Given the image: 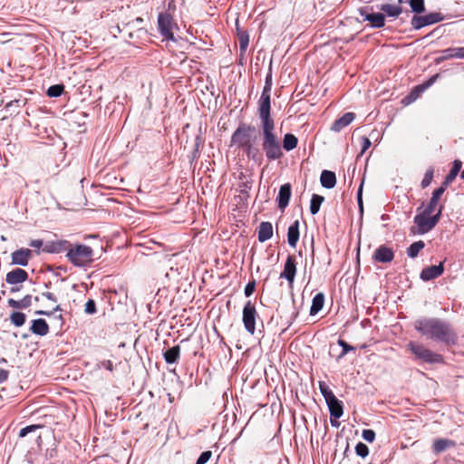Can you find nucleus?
I'll use <instances>...</instances> for the list:
<instances>
[{
  "label": "nucleus",
  "mask_w": 464,
  "mask_h": 464,
  "mask_svg": "<svg viewBox=\"0 0 464 464\" xmlns=\"http://www.w3.org/2000/svg\"><path fill=\"white\" fill-rule=\"evenodd\" d=\"M252 184L251 182L246 180L240 183L239 185V192L245 197H248V191L251 189Z\"/></svg>",
  "instance_id": "47"
},
{
  "label": "nucleus",
  "mask_w": 464,
  "mask_h": 464,
  "mask_svg": "<svg viewBox=\"0 0 464 464\" xmlns=\"http://www.w3.org/2000/svg\"><path fill=\"white\" fill-rule=\"evenodd\" d=\"M298 139L292 133L285 134L282 142V150L291 151L297 147Z\"/></svg>",
  "instance_id": "31"
},
{
  "label": "nucleus",
  "mask_w": 464,
  "mask_h": 464,
  "mask_svg": "<svg viewBox=\"0 0 464 464\" xmlns=\"http://www.w3.org/2000/svg\"><path fill=\"white\" fill-rule=\"evenodd\" d=\"M299 221L295 220L289 226L287 231V242L289 246L292 247H295L299 240Z\"/></svg>",
  "instance_id": "22"
},
{
  "label": "nucleus",
  "mask_w": 464,
  "mask_h": 464,
  "mask_svg": "<svg viewBox=\"0 0 464 464\" xmlns=\"http://www.w3.org/2000/svg\"><path fill=\"white\" fill-rule=\"evenodd\" d=\"M66 257L73 266L83 267L93 261V249L84 244H72Z\"/></svg>",
  "instance_id": "3"
},
{
  "label": "nucleus",
  "mask_w": 464,
  "mask_h": 464,
  "mask_svg": "<svg viewBox=\"0 0 464 464\" xmlns=\"http://www.w3.org/2000/svg\"><path fill=\"white\" fill-rule=\"evenodd\" d=\"M425 247V243L422 240L416 241L410 245L407 248L406 253L409 257L415 258L418 256L420 250Z\"/></svg>",
  "instance_id": "34"
},
{
  "label": "nucleus",
  "mask_w": 464,
  "mask_h": 464,
  "mask_svg": "<svg viewBox=\"0 0 464 464\" xmlns=\"http://www.w3.org/2000/svg\"><path fill=\"white\" fill-rule=\"evenodd\" d=\"M393 258L394 251L386 245L378 246L372 255V260L375 263H391Z\"/></svg>",
  "instance_id": "13"
},
{
  "label": "nucleus",
  "mask_w": 464,
  "mask_h": 464,
  "mask_svg": "<svg viewBox=\"0 0 464 464\" xmlns=\"http://www.w3.org/2000/svg\"><path fill=\"white\" fill-rule=\"evenodd\" d=\"M443 19L444 16L441 13H430L425 15L415 14L411 20V24L414 30H420L425 26L441 22Z\"/></svg>",
  "instance_id": "9"
},
{
  "label": "nucleus",
  "mask_w": 464,
  "mask_h": 464,
  "mask_svg": "<svg viewBox=\"0 0 464 464\" xmlns=\"http://www.w3.org/2000/svg\"><path fill=\"white\" fill-rule=\"evenodd\" d=\"M330 415L334 419H339L343 414V402L336 396L326 401Z\"/></svg>",
  "instance_id": "21"
},
{
  "label": "nucleus",
  "mask_w": 464,
  "mask_h": 464,
  "mask_svg": "<svg viewBox=\"0 0 464 464\" xmlns=\"http://www.w3.org/2000/svg\"><path fill=\"white\" fill-rule=\"evenodd\" d=\"M41 427H42L41 425H29V426H26V427H24V428L20 430L19 436L21 438H24L27 434H29L30 432H33V431L40 429Z\"/></svg>",
  "instance_id": "44"
},
{
  "label": "nucleus",
  "mask_w": 464,
  "mask_h": 464,
  "mask_svg": "<svg viewBox=\"0 0 464 464\" xmlns=\"http://www.w3.org/2000/svg\"><path fill=\"white\" fill-rule=\"evenodd\" d=\"M55 455H56L55 449L47 450L46 456H49L50 458H53V457H55Z\"/></svg>",
  "instance_id": "63"
},
{
  "label": "nucleus",
  "mask_w": 464,
  "mask_h": 464,
  "mask_svg": "<svg viewBox=\"0 0 464 464\" xmlns=\"http://www.w3.org/2000/svg\"><path fill=\"white\" fill-rule=\"evenodd\" d=\"M10 322L16 327L23 326L26 322L25 314L18 311H14L9 316Z\"/></svg>",
  "instance_id": "35"
},
{
  "label": "nucleus",
  "mask_w": 464,
  "mask_h": 464,
  "mask_svg": "<svg viewBox=\"0 0 464 464\" xmlns=\"http://www.w3.org/2000/svg\"><path fill=\"white\" fill-rule=\"evenodd\" d=\"M355 452L358 456L365 458L369 454V448L362 442H358L355 446Z\"/></svg>",
  "instance_id": "43"
},
{
  "label": "nucleus",
  "mask_w": 464,
  "mask_h": 464,
  "mask_svg": "<svg viewBox=\"0 0 464 464\" xmlns=\"http://www.w3.org/2000/svg\"><path fill=\"white\" fill-rule=\"evenodd\" d=\"M237 35H238L240 54L243 55V54H245L246 48L248 46L249 37L246 32H239L237 34Z\"/></svg>",
  "instance_id": "37"
},
{
  "label": "nucleus",
  "mask_w": 464,
  "mask_h": 464,
  "mask_svg": "<svg viewBox=\"0 0 464 464\" xmlns=\"http://www.w3.org/2000/svg\"><path fill=\"white\" fill-rule=\"evenodd\" d=\"M320 182L322 187L325 188H333L336 184V176L334 171L323 170L320 176Z\"/></svg>",
  "instance_id": "26"
},
{
  "label": "nucleus",
  "mask_w": 464,
  "mask_h": 464,
  "mask_svg": "<svg viewBox=\"0 0 464 464\" xmlns=\"http://www.w3.org/2000/svg\"><path fill=\"white\" fill-rule=\"evenodd\" d=\"M371 144V140L367 137L362 136L361 138L362 150L360 155H362L370 148Z\"/></svg>",
  "instance_id": "51"
},
{
  "label": "nucleus",
  "mask_w": 464,
  "mask_h": 464,
  "mask_svg": "<svg viewBox=\"0 0 464 464\" xmlns=\"http://www.w3.org/2000/svg\"><path fill=\"white\" fill-rule=\"evenodd\" d=\"M212 452L210 450L203 451L198 458L196 464H206L211 458Z\"/></svg>",
  "instance_id": "46"
},
{
  "label": "nucleus",
  "mask_w": 464,
  "mask_h": 464,
  "mask_svg": "<svg viewBox=\"0 0 464 464\" xmlns=\"http://www.w3.org/2000/svg\"><path fill=\"white\" fill-rule=\"evenodd\" d=\"M337 343L339 346H341L343 348L342 353L337 357V361H339L341 358H343L344 355H346L349 352L354 350L353 346L350 345L343 339H339L337 341Z\"/></svg>",
  "instance_id": "40"
},
{
  "label": "nucleus",
  "mask_w": 464,
  "mask_h": 464,
  "mask_svg": "<svg viewBox=\"0 0 464 464\" xmlns=\"http://www.w3.org/2000/svg\"><path fill=\"white\" fill-rule=\"evenodd\" d=\"M462 167V162L459 160H455L453 161V166L451 169L450 170L449 174L445 177L444 181L441 183L440 187L444 188L445 189L448 188V186L453 182V180L458 176L459 172L460 171Z\"/></svg>",
  "instance_id": "23"
},
{
  "label": "nucleus",
  "mask_w": 464,
  "mask_h": 464,
  "mask_svg": "<svg viewBox=\"0 0 464 464\" xmlns=\"http://www.w3.org/2000/svg\"><path fill=\"white\" fill-rule=\"evenodd\" d=\"M425 84L417 85L411 92L410 97H412V99H416L418 95L426 89Z\"/></svg>",
  "instance_id": "52"
},
{
  "label": "nucleus",
  "mask_w": 464,
  "mask_h": 464,
  "mask_svg": "<svg viewBox=\"0 0 464 464\" xmlns=\"http://www.w3.org/2000/svg\"><path fill=\"white\" fill-rule=\"evenodd\" d=\"M28 279V273L22 268H14L5 276V282L11 285L22 284Z\"/></svg>",
  "instance_id": "16"
},
{
  "label": "nucleus",
  "mask_w": 464,
  "mask_h": 464,
  "mask_svg": "<svg viewBox=\"0 0 464 464\" xmlns=\"http://www.w3.org/2000/svg\"><path fill=\"white\" fill-rule=\"evenodd\" d=\"M433 173H434V170L432 168H430L426 170L424 177L420 183L422 188H425L430 185L432 179H433Z\"/></svg>",
  "instance_id": "41"
},
{
  "label": "nucleus",
  "mask_w": 464,
  "mask_h": 464,
  "mask_svg": "<svg viewBox=\"0 0 464 464\" xmlns=\"http://www.w3.org/2000/svg\"><path fill=\"white\" fill-rule=\"evenodd\" d=\"M440 53L444 54V58H446V60H450V59L455 58L454 48L453 47H450V48L441 50Z\"/></svg>",
  "instance_id": "53"
},
{
  "label": "nucleus",
  "mask_w": 464,
  "mask_h": 464,
  "mask_svg": "<svg viewBox=\"0 0 464 464\" xmlns=\"http://www.w3.org/2000/svg\"><path fill=\"white\" fill-rule=\"evenodd\" d=\"M445 190L446 189L442 187H440L437 189H435L432 193L430 200L428 206L426 207L425 210H428V212L433 213L438 205V201L440 200V198H441V196L445 192Z\"/></svg>",
  "instance_id": "30"
},
{
  "label": "nucleus",
  "mask_w": 464,
  "mask_h": 464,
  "mask_svg": "<svg viewBox=\"0 0 464 464\" xmlns=\"http://www.w3.org/2000/svg\"><path fill=\"white\" fill-rule=\"evenodd\" d=\"M380 10L387 16L396 18L402 13V8L400 5H392L390 4H383L380 6Z\"/></svg>",
  "instance_id": "32"
},
{
  "label": "nucleus",
  "mask_w": 464,
  "mask_h": 464,
  "mask_svg": "<svg viewBox=\"0 0 464 464\" xmlns=\"http://www.w3.org/2000/svg\"><path fill=\"white\" fill-rule=\"evenodd\" d=\"M362 184L360 186L358 192H357V201L358 206L360 208V211L362 212Z\"/></svg>",
  "instance_id": "57"
},
{
  "label": "nucleus",
  "mask_w": 464,
  "mask_h": 464,
  "mask_svg": "<svg viewBox=\"0 0 464 464\" xmlns=\"http://www.w3.org/2000/svg\"><path fill=\"white\" fill-rule=\"evenodd\" d=\"M271 89H272V73L269 72L266 77L265 86L261 96L257 102V115L271 114Z\"/></svg>",
  "instance_id": "7"
},
{
  "label": "nucleus",
  "mask_w": 464,
  "mask_h": 464,
  "mask_svg": "<svg viewBox=\"0 0 464 464\" xmlns=\"http://www.w3.org/2000/svg\"><path fill=\"white\" fill-rule=\"evenodd\" d=\"M296 275V261L295 256L289 255L285 260L284 269L279 277L285 278L292 286Z\"/></svg>",
  "instance_id": "12"
},
{
  "label": "nucleus",
  "mask_w": 464,
  "mask_h": 464,
  "mask_svg": "<svg viewBox=\"0 0 464 464\" xmlns=\"http://www.w3.org/2000/svg\"><path fill=\"white\" fill-rule=\"evenodd\" d=\"M431 214V212L424 209L420 214L416 215L414 217V223L417 226V230L414 231L412 227L411 232L413 234L424 235L430 231L434 227L430 223V215Z\"/></svg>",
  "instance_id": "11"
},
{
  "label": "nucleus",
  "mask_w": 464,
  "mask_h": 464,
  "mask_svg": "<svg viewBox=\"0 0 464 464\" xmlns=\"http://www.w3.org/2000/svg\"><path fill=\"white\" fill-rule=\"evenodd\" d=\"M359 14L363 21H368L373 28H382L385 25V14L382 13H369V7L359 9Z\"/></svg>",
  "instance_id": "10"
},
{
  "label": "nucleus",
  "mask_w": 464,
  "mask_h": 464,
  "mask_svg": "<svg viewBox=\"0 0 464 464\" xmlns=\"http://www.w3.org/2000/svg\"><path fill=\"white\" fill-rule=\"evenodd\" d=\"M291 191L292 187L290 183H285L280 187L276 197L277 206L280 209L284 210L288 206L291 198Z\"/></svg>",
  "instance_id": "17"
},
{
  "label": "nucleus",
  "mask_w": 464,
  "mask_h": 464,
  "mask_svg": "<svg viewBox=\"0 0 464 464\" xmlns=\"http://www.w3.org/2000/svg\"><path fill=\"white\" fill-rule=\"evenodd\" d=\"M456 446V442L450 439H437L433 441L432 451L435 454H440L450 448Z\"/></svg>",
  "instance_id": "24"
},
{
  "label": "nucleus",
  "mask_w": 464,
  "mask_h": 464,
  "mask_svg": "<svg viewBox=\"0 0 464 464\" xmlns=\"http://www.w3.org/2000/svg\"><path fill=\"white\" fill-rule=\"evenodd\" d=\"M29 246L34 248H40L43 246V241L40 239H34L30 242Z\"/></svg>",
  "instance_id": "60"
},
{
  "label": "nucleus",
  "mask_w": 464,
  "mask_h": 464,
  "mask_svg": "<svg viewBox=\"0 0 464 464\" xmlns=\"http://www.w3.org/2000/svg\"><path fill=\"white\" fill-rule=\"evenodd\" d=\"M248 159L256 160L258 150L254 146V143L249 144L246 148L242 150Z\"/></svg>",
  "instance_id": "42"
},
{
  "label": "nucleus",
  "mask_w": 464,
  "mask_h": 464,
  "mask_svg": "<svg viewBox=\"0 0 464 464\" xmlns=\"http://www.w3.org/2000/svg\"><path fill=\"white\" fill-rule=\"evenodd\" d=\"M319 389H320V392H321L322 395L324 396L325 401L335 397V395L334 394L332 390L327 386V384L325 382H320Z\"/></svg>",
  "instance_id": "39"
},
{
  "label": "nucleus",
  "mask_w": 464,
  "mask_h": 464,
  "mask_svg": "<svg viewBox=\"0 0 464 464\" xmlns=\"http://www.w3.org/2000/svg\"><path fill=\"white\" fill-rule=\"evenodd\" d=\"M324 295L323 293L316 294L313 300L310 307V315L314 316L317 314L324 307Z\"/></svg>",
  "instance_id": "29"
},
{
  "label": "nucleus",
  "mask_w": 464,
  "mask_h": 464,
  "mask_svg": "<svg viewBox=\"0 0 464 464\" xmlns=\"http://www.w3.org/2000/svg\"><path fill=\"white\" fill-rule=\"evenodd\" d=\"M30 331L39 336H45L49 334L50 327L44 319L39 318L32 321Z\"/></svg>",
  "instance_id": "19"
},
{
  "label": "nucleus",
  "mask_w": 464,
  "mask_h": 464,
  "mask_svg": "<svg viewBox=\"0 0 464 464\" xmlns=\"http://www.w3.org/2000/svg\"><path fill=\"white\" fill-rule=\"evenodd\" d=\"M362 437L368 442H372L375 440V432L372 430H363Z\"/></svg>",
  "instance_id": "48"
},
{
  "label": "nucleus",
  "mask_w": 464,
  "mask_h": 464,
  "mask_svg": "<svg viewBox=\"0 0 464 464\" xmlns=\"http://www.w3.org/2000/svg\"><path fill=\"white\" fill-rule=\"evenodd\" d=\"M42 296L45 297L46 299H48L53 303L57 302V297L55 296L54 294H53L51 292H43Z\"/></svg>",
  "instance_id": "58"
},
{
  "label": "nucleus",
  "mask_w": 464,
  "mask_h": 464,
  "mask_svg": "<svg viewBox=\"0 0 464 464\" xmlns=\"http://www.w3.org/2000/svg\"><path fill=\"white\" fill-rule=\"evenodd\" d=\"M7 304L14 309H26L32 304V295H26L21 300L8 299Z\"/></svg>",
  "instance_id": "28"
},
{
  "label": "nucleus",
  "mask_w": 464,
  "mask_h": 464,
  "mask_svg": "<svg viewBox=\"0 0 464 464\" xmlns=\"http://www.w3.org/2000/svg\"><path fill=\"white\" fill-rule=\"evenodd\" d=\"M437 77H438V74H436V75H434V76L430 77V78L428 80V82L425 83L426 87L428 88V87H430L431 84H433V83H434V82L436 81Z\"/></svg>",
  "instance_id": "61"
},
{
  "label": "nucleus",
  "mask_w": 464,
  "mask_h": 464,
  "mask_svg": "<svg viewBox=\"0 0 464 464\" xmlns=\"http://www.w3.org/2000/svg\"><path fill=\"white\" fill-rule=\"evenodd\" d=\"M442 210H443V206H440L438 211L436 214H434L433 216H430V223L431 225L435 227V226L439 223L440 221V216H441V213H442Z\"/></svg>",
  "instance_id": "50"
},
{
  "label": "nucleus",
  "mask_w": 464,
  "mask_h": 464,
  "mask_svg": "<svg viewBox=\"0 0 464 464\" xmlns=\"http://www.w3.org/2000/svg\"><path fill=\"white\" fill-rule=\"evenodd\" d=\"M414 328L427 339L454 346L458 343V335L451 324L439 318H421L415 322Z\"/></svg>",
  "instance_id": "1"
},
{
  "label": "nucleus",
  "mask_w": 464,
  "mask_h": 464,
  "mask_svg": "<svg viewBox=\"0 0 464 464\" xmlns=\"http://www.w3.org/2000/svg\"><path fill=\"white\" fill-rule=\"evenodd\" d=\"M455 58L464 59V47H453Z\"/></svg>",
  "instance_id": "55"
},
{
  "label": "nucleus",
  "mask_w": 464,
  "mask_h": 464,
  "mask_svg": "<svg viewBox=\"0 0 464 464\" xmlns=\"http://www.w3.org/2000/svg\"><path fill=\"white\" fill-rule=\"evenodd\" d=\"M163 357L168 364L178 363L180 357V346L175 345L163 353Z\"/></svg>",
  "instance_id": "27"
},
{
  "label": "nucleus",
  "mask_w": 464,
  "mask_h": 464,
  "mask_svg": "<svg viewBox=\"0 0 464 464\" xmlns=\"http://www.w3.org/2000/svg\"><path fill=\"white\" fill-rule=\"evenodd\" d=\"M298 314H299L298 311L295 310V308L294 307V311H293L290 318L285 323L286 324V328L285 330H286L287 328H289L293 324L294 321L298 316Z\"/></svg>",
  "instance_id": "54"
},
{
  "label": "nucleus",
  "mask_w": 464,
  "mask_h": 464,
  "mask_svg": "<svg viewBox=\"0 0 464 464\" xmlns=\"http://www.w3.org/2000/svg\"><path fill=\"white\" fill-rule=\"evenodd\" d=\"M355 119V113L346 112L342 117L336 119L331 126V130L340 132L347 127Z\"/></svg>",
  "instance_id": "18"
},
{
  "label": "nucleus",
  "mask_w": 464,
  "mask_h": 464,
  "mask_svg": "<svg viewBox=\"0 0 464 464\" xmlns=\"http://www.w3.org/2000/svg\"><path fill=\"white\" fill-rule=\"evenodd\" d=\"M8 376H9V372L7 370L0 368V384L6 382L8 379Z\"/></svg>",
  "instance_id": "56"
},
{
  "label": "nucleus",
  "mask_w": 464,
  "mask_h": 464,
  "mask_svg": "<svg viewBox=\"0 0 464 464\" xmlns=\"http://www.w3.org/2000/svg\"><path fill=\"white\" fill-rule=\"evenodd\" d=\"M324 198L323 196L313 194L310 200V212L312 215H315L319 212L320 207L324 202Z\"/></svg>",
  "instance_id": "36"
},
{
  "label": "nucleus",
  "mask_w": 464,
  "mask_h": 464,
  "mask_svg": "<svg viewBox=\"0 0 464 464\" xmlns=\"http://www.w3.org/2000/svg\"><path fill=\"white\" fill-rule=\"evenodd\" d=\"M255 131L254 126L247 123H240L231 135L230 147L235 146L243 150L249 144L255 142L256 137H253Z\"/></svg>",
  "instance_id": "4"
},
{
  "label": "nucleus",
  "mask_w": 464,
  "mask_h": 464,
  "mask_svg": "<svg viewBox=\"0 0 464 464\" xmlns=\"http://www.w3.org/2000/svg\"><path fill=\"white\" fill-rule=\"evenodd\" d=\"M255 290H256V281L255 280L249 281L246 284V285L245 286V290H244L245 295L246 297H249L250 295H253Z\"/></svg>",
  "instance_id": "49"
},
{
  "label": "nucleus",
  "mask_w": 464,
  "mask_h": 464,
  "mask_svg": "<svg viewBox=\"0 0 464 464\" xmlns=\"http://www.w3.org/2000/svg\"><path fill=\"white\" fill-rule=\"evenodd\" d=\"M401 4H409L415 14H421L425 11L424 0H399Z\"/></svg>",
  "instance_id": "33"
},
{
  "label": "nucleus",
  "mask_w": 464,
  "mask_h": 464,
  "mask_svg": "<svg viewBox=\"0 0 464 464\" xmlns=\"http://www.w3.org/2000/svg\"><path fill=\"white\" fill-rule=\"evenodd\" d=\"M97 311L96 303L93 299H89L85 304L84 312L88 314H93Z\"/></svg>",
  "instance_id": "45"
},
{
  "label": "nucleus",
  "mask_w": 464,
  "mask_h": 464,
  "mask_svg": "<svg viewBox=\"0 0 464 464\" xmlns=\"http://www.w3.org/2000/svg\"><path fill=\"white\" fill-rule=\"evenodd\" d=\"M72 243L68 240H58L55 242H51L46 246V251L49 253L59 254L66 251L68 253V248L71 247Z\"/></svg>",
  "instance_id": "25"
},
{
  "label": "nucleus",
  "mask_w": 464,
  "mask_h": 464,
  "mask_svg": "<svg viewBox=\"0 0 464 464\" xmlns=\"http://www.w3.org/2000/svg\"><path fill=\"white\" fill-rule=\"evenodd\" d=\"M273 236V226L268 221L260 223L257 231L258 241L263 243L270 239Z\"/></svg>",
  "instance_id": "20"
},
{
  "label": "nucleus",
  "mask_w": 464,
  "mask_h": 464,
  "mask_svg": "<svg viewBox=\"0 0 464 464\" xmlns=\"http://www.w3.org/2000/svg\"><path fill=\"white\" fill-rule=\"evenodd\" d=\"M258 317L255 304L248 300L243 307L242 321L246 331L251 335L256 332V322Z\"/></svg>",
  "instance_id": "8"
},
{
  "label": "nucleus",
  "mask_w": 464,
  "mask_h": 464,
  "mask_svg": "<svg viewBox=\"0 0 464 464\" xmlns=\"http://www.w3.org/2000/svg\"><path fill=\"white\" fill-rule=\"evenodd\" d=\"M102 366L106 370L112 372L113 371V363L111 360H105L102 362Z\"/></svg>",
  "instance_id": "59"
},
{
  "label": "nucleus",
  "mask_w": 464,
  "mask_h": 464,
  "mask_svg": "<svg viewBox=\"0 0 464 464\" xmlns=\"http://www.w3.org/2000/svg\"><path fill=\"white\" fill-rule=\"evenodd\" d=\"M444 61H446V58H444V54H441L440 57H437L435 59V63L436 64H440V63H441Z\"/></svg>",
  "instance_id": "64"
},
{
  "label": "nucleus",
  "mask_w": 464,
  "mask_h": 464,
  "mask_svg": "<svg viewBox=\"0 0 464 464\" xmlns=\"http://www.w3.org/2000/svg\"><path fill=\"white\" fill-rule=\"evenodd\" d=\"M261 130V147L268 161L280 160L284 156L281 142L276 133V122L272 115H258Z\"/></svg>",
  "instance_id": "2"
},
{
  "label": "nucleus",
  "mask_w": 464,
  "mask_h": 464,
  "mask_svg": "<svg viewBox=\"0 0 464 464\" xmlns=\"http://www.w3.org/2000/svg\"><path fill=\"white\" fill-rule=\"evenodd\" d=\"M35 314H42V315L51 316V315H53V312L39 310V311H36V312H35Z\"/></svg>",
  "instance_id": "62"
},
{
  "label": "nucleus",
  "mask_w": 464,
  "mask_h": 464,
  "mask_svg": "<svg viewBox=\"0 0 464 464\" xmlns=\"http://www.w3.org/2000/svg\"><path fill=\"white\" fill-rule=\"evenodd\" d=\"M158 31L164 40L176 42L174 29H179L172 14L167 12H161L158 15Z\"/></svg>",
  "instance_id": "5"
},
{
  "label": "nucleus",
  "mask_w": 464,
  "mask_h": 464,
  "mask_svg": "<svg viewBox=\"0 0 464 464\" xmlns=\"http://www.w3.org/2000/svg\"><path fill=\"white\" fill-rule=\"evenodd\" d=\"M444 272L443 263H440L437 266H430L424 267L420 275V277L422 281H430L432 279L438 278Z\"/></svg>",
  "instance_id": "15"
},
{
  "label": "nucleus",
  "mask_w": 464,
  "mask_h": 464,
  "mask_svg": "<svg viewBox=\"0 0 464 464\" xmlns=\"http://www.w3.org/2000/svg\"><path fill=\"white\" fill-rule=\"evenodd\" d=\"M409 350L420 360L428 363H441L444 359L441 354L436 353L417 342H410Z\"/></svg>",
  "instance_id": "6"
},
{
  "label": "nucleus",
  "mask_w": 464,
  "mask_h": 464,
  "mask_svg": "<svg viewBox=\"0 0 464 464\" xmlns=\"http://www.w3.org/2000/svg\"><path fill=\"white\" fill-rule=\"evenodd\" d=\"M63 90H64V86L63 84H54V85L50 86L47 89L46 94L49 97H53V98L60 97L63 94Z\"/></svg>",
  "instance_id": "38"
},
{
  "label": "nucleus",
  "mask_w": 464,
  "mask_h": 464,
  "mask_svg": "<svg viewBox=\"0 0 464 464\" xmlns=\"http://www.w3.org/2000/svg\"><path fill=\"white\" fill-rule=\"evenodd\" d=\"M32 256V251L28 248H20L11 254V263L13 265L26 266Z\"/></svg>",
  "instance_id": "14"
}]
</instances>
